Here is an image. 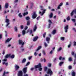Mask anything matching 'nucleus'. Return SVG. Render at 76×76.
I'll return each mask as SVG.
<instances>
[{"label": "nucleus", "instance_id": "45", "mask_svg": "<svg viewBox=\"0 0 76 76\" xmlns=\"http://www.w3.org/2000/svg\"><path fill=\"white\" fill-rule=\"evenodd\" d=\"M44 45H45V47H47V46H48V45H47V44L46 43V42H45L44 43Z\"/></svg>", "mask_w": 76, "mask_h": 76}, {"label": "nucleus", "instance_id": "7", "mask_svg": "<svg viewBox=\"0 0 76 76\" xmlns=\"http://www.w3.org/2000/svg\"><path fill=\"white\" fill-rule=\"evenodd\" d=\"M47 73L48 74H50L51 76V75L53 74V71L51 69H48V71L47 72Z\"/></svg>", "mask_w": 76, "mask_h": 76}, {"label": "nucleus", "instance_id": "50", "mask_svg": "<svg viewBox=\"0 0 76 76\" xmlns=\"http://www.w3.org/2000/svg\"><path fill=\"white\" fill-rule=\"evenodd\" d=\"M73 30L75 32H76V30L75 28H72Z\"/></svg>", "mask_w": 76, "mask_h": 76}, {"label": "nucleus", "instance_id": "52", "mask_svg": "<svg viewBox=\"0 0 76 76\" xmlns=\"http://www.w3.org/2000/svg\"><path fill=\"white\" fill-rule=\"evenodd\" d=\"M53 52V50H51L49 53L50 54H52Z\"/></svg>", "mask_w": 76, "mask_h": 76}, {"label": "nucleus", "instance_id": "6", "mask_svg": "<svg viewBox=\"0 0 76 76\" xmlns=\"http://www.w3.org/2000/svg\"><path fill=\"white\" fill-rule=\"evenodd\" d=\"M18 76H23L22 71L20 70L18 71Z\"/></svg>", "mask_w": 76, "mask_h": 76}, {"label": "nucleus", "instance_id": "11", "mask_svg": "<svg viewBox=\"0 0 76 76\" xmlns=\"http://www.w3.org/2000/svg\"><path fill=\"white\" fill-rule=\"evenodd\" d=\"M48 22L49 23L48 24V28H50V26H51V24L52 23V22H51V21L50 20H49L48 21Z\"/></svg>", "mask_w": 76, "mask_h": 76}, {"label": "nucleus", "instance_id": "54", "mask_svg": "<svg viewBox=\"0 0 76 76\" xmlns=\"http://www.w3.org/2000/svg\"><path fill=\"white\" fill-rule=\"evenodd\" d=\"M3 61H4V62H5V61H7V59L6 58L4 59V60H3Z\"/></svg>", "mask_w": 76, "mask_h": 76}, {"label": "nucleus", "instance_id": "61", "mask_svg": "<svg viewBox=\"0 0 76 76\" xmlns=\"http://www.w3.org/2000/svg\"><path fill=\"white\" fill-rule=\"evenodd\" d=\"M18 1V0H15L14 1L15 3H17Z\"/></svg>", "mask_w": 76, "mask_h": 76}, {"label": "nucleus", "instance_id": "15", "mask_svg": "<svg viewBox=\"0 0 76 76\" xmlns=\"http://www.w3.org/2000/svg\"><path fill=\"white\" fill-rule=\"evenodd\" d=\"M26 34V30H24L22 31V35L23 36H25V35Z\"/></svg>", "mask_w": 76, "mask_h": 76}, {"label": "nucleus", "instance_id": "12", "mask_svg": "<svg viewBox=\"0 0 76 76\" xmlns=\"http://www.w3.org/2000/svg\"><path fill=\"white\" fill-rule=\"evenodd\" d=\"M37 25H35L33 27V31L34 32H35L37 30Z\"/></svg>", "mask_w": 76, "mask_h": 76}, {"label": "nucleus", "instance_id": "56", "mask_svg": "<svg viewBox=\"0 0 76 76\" xmlns=\"http://www.w3.org/2000/svg\"><path fill=\"white\" fill-rule=\"evenodd\" d=\"M20 27L21 29H22L23 28V26L22 25L20 26Z\"/></svg>", "mask_w": 76, "mask_h": 76}, {"label": "nucleus", "instance_id": "40", "mask_svg": "<svg viewBox=\"0 0 76 76\" xmlns=\"http://www.w3.org/2000/svg\"><path fill=\"white\" fill-rule=\"evenodd\" d=\"M33 5L34 4H33V3H31V4L30 9H32V7H33Z\"/></svg>", "mask_w": 76, "mask_h": 76}, {"label": "nucleus", "instance_id": "22", "mask_svg": "<svg viewBox=\"0 0 76 76\" xmlns=\"http://www.w3.org/2000/svg\"><path fill=\"white\" fill-rule=\"evenodd\" d=\"M71 75L72 76H76V73L73 71L72 72Z\"/></svg>", "mask_w": 76, "mask_h": 76}, {"label": "nucleus", "instance_id": "13", "mask_svg": "<svg viewBox=\"0 0 76 76\" xmlns=\"http://www.w3.org/2000/svg\"><path fill=\"white\" fill-rule=\"evenodd\" d=\"M12 38H10V39L8 38L6 40V41H5V44H6L7 42H9L11 39H12Z\"/></svg>", "mask_w": 76, "mask_h": 76}, {"label": "nucleus", "instance_id": "17", "mask_svg": "<svg viewBox=\"0 0 76 76\" xmlns=\"http://www.w3.org/2000/svg\"><path fill=\"white\" fill-rule=\"evenodd\" d=\"M46 41H47L48 43L50 42V38L48 37H47L46 38Z\"/></svg>", "mask_w": 76, "mask_h": 76}, {"label": "nucleus", "instance_id": "34", "mask_svg": "<svg viewBox=\"0 0 76 76\" xmlns=\"http://www.w3.org/2000/svg\"><path fill=\"white\" fill-rule=\"evenodd\" d=\"M28 12H25L23 14V16H25V15H28Z\"/></svg>", "mask_w": 76, "mask_h": 76}, {"label": "nucleus", "instance_id": "26", "mask_svg": "<svg viewBox=\"0 0 76 76\" xmlns=\"http://www.w3.org/2000/svg\"><path fill=\"white\" fill-rule=\"evenodd\" d=\"M62 50V48L60 47L57 49V51L58 52H59V51H61Z\"/></svg>", "mask_w": 76, "mask_h": 76}, {"label": "nucleus", "instance_id": "44", "mask_svg": "<svg viewBox=\"0 0 76 76\" xmlns=\"http://www.w3.org/2000/svg\"><path fill=\"white\" fill-rule=\"evenodd\" d=\"M5 36L6 37H7V31H5Z\"/></svg>", "mask_w": 76, "mask_h": 76}, {"label": "nucleus", "instance_id": "24", "mask_svg": "<svg viewBox=\"0 0 76 76\" xmlns=\"http://www.w3.org/2000/svg\"><path fill=\"white\" fill-rule=\"evenodd\" d=\"M41 48H42V46H39L38 48L36 50V51H38V50H40V49H41Z\"/></svg>", "mask_w": 76, "mask_h": 76}, {"label": "nucleus", "instance_id": "28", "mask_svg": "<svg viewBox=\"0 0 76 76\" xmlns=\"http://www.w3.org/2000/svg\"><path fill=\"white\" fill-rule=\"evenodd\" d=\"M26 59L25 58L23 59L22 61V63H24L26 62Z\"/></svg>", "mask_w": 76, "mask_h": 76}, {"label": "nucleus", "instance_id": "2", "mask_svg": "<svg viewBox=\"0 0 76 76\" xmlns=\"http://www.w3.org/2000/svg\"><path fill=\"white\" fill-rule=\"evenodd\" d=\"M35 69L38 68L39 70V71H41L42 70V68H41V64H39L38 65H36L35 66Z\"/></svg>", "mask_w": 76, "mask_h": 76}, {"label": "nucleus", "instance_id": "10", "mask_svg": "<svg viewBox=\"0 0 76 76\" xmlns=\"http://www.w3.org/2000/svg\"><path fill=\"white\" fill-rule=\"evenodd\" d=\"M16 70H18L20 69V67L17 64H15V66Z\"/></svg>", "mask_w": 76, "mask_h": 76}, {"label": "nucleus", "instance_id": "38", "mask_svg": "<svg viewBox=\"0 0 76 76\" xmlns=\"http://www.w3.org/2000/svg\"><path fill=\"white\" fill-rule=\"evenodd\" d=\"M75 52L72 51L71 52V55L72 56H74L75 55Z\"/></svg>", "mask_w": 76, "mask_h": 76}, {"label": "nucleus", "instance_id": "41", "mask_svg": "<svg viewBox=\"0 0 76 76\" xmlns=\"http://www.w3.org/2000/svg\"><path fill=\"white\" fill-rule=\"evenodd\" d=\"M61 39L62 41H64V37H61Z\"/></svg>", "mask_w": 76, "mask_h": 76}, {"label": "nucleus", "instance_id": "19", "mask_svg": "<svg viewBox=\"0 0 76 76\" xmlns=\"http://www.w3.org/2000/svg\"><path fill=\"white\" fill-rule=\"evenodd\" d=\"M2 64L3 65H4V64H5L6 66H8V65L9 64V63L8 62H4L2 63Z\"/></svg>", "mask_w": 76, "mask_h": 76}, {"label": "nucleus", "instance_id": "64", "mask_svg": "<svg viewBox=\"0 0 76 76\" xmlns=\"http://www.w3.org/2000/svg\"><path fill=\"white\" fill-rule=\"evenodd\" d=\"M28 76V74H25V75H24V76Z\"/></svg>", "mask_w": 76, "mask_h": 76}, {"label": "nucleus", "instance_id": "57", "mask_svg": "<svg viewBox=\"0 0 76 76\" xmlns=\"http://www.w3.org/2000/svg\"><path fill=\"white\" fill-rule=\"evenodd\" d=\"M47 69H48L47 67H45V69H44L45 71H46L47 70Z\"/></svg>", "mask_w": 76, "mask_h": 76}, {"label": "nucleus", "instance_id": "30", "mask_svg": "<svg viewBox=\"0 0 76 76\" xmlns=\"http://www.w3.org/2000/svg\"><path fill=\"white\" fill-rule=\"evenodd\" d=\"M26 20H30V18H29V17H26Z\"/></svg>", "mask_w": 76, "mask_h": 76}, {"label": "nucleus", "instance_id": "1", "mask_svg": "<svg viewBox=\"0 0 76 76\" xmlns=\"http://www.w3.org/2000/svg\"><path fill=\"white\" fill-rule=\"evenodd\" d=\"M18 43L20 45H21V46L20 47L21 49H22V48H23V45H24V44H25V43L24 42H23L22 40H18Z\"/></svg>", "mask_w": 76, "mask_h": 76}, {"label": "nucleus", "instance_id": "14", "mask_svg": "<svg viewBox=\"0 0 76 76\" xmlns=\"http://www.w3.org/2000/svg\"><path fill=\"white\" fill-rule=\"evenodd\" d=\"M28 32H29L31 34L32 33V30H30V29H29L26 31V33H28Z\"/></svg>", "mask_w": 76, "mask_h": 76}, {"label": "nucleus", "instance_id": "43", "mask_svg": "<svg viewBox=\"0 0 76 76\" xmlns=\"http://www.w3.org/2000/svg\"><path fill=\"white\" fill-rule=\"evenodd\" d=\"M72 22H76V19H72Z\"/></svg>", "mask_w": 76, "mask_h": 76}, {"label": "nucleus", "instance_id": "4", "mask_svg": "<svg viewBox=\"0 0 76 76\" xmlns=\"http://www.w3.org/2000/svg\"><path fill=\"white\" fill-rule=\"evenodd\" d=\"M5 22L7 24L6 25V27H7L10 24V20L8 19H6L5 20Z\"/></svg>", "mask_w": 76, "mask_h": 76}, {"label": "nucleus", "instance_id": "39", "mask_svg": "<svg viewBox=\"0 0 76 76\" xmlns=\"http://www.w3.org/2000/svg\"><path fill=\"white\" fill-rule=\"evenodd\" d=\"M68 60L69 61H72V58H69Z\"/></svg>", "mask_w": 76, "mask_h": 76}, {"label": "nucleus", "instance_id": "49", "mask_svg": "<svg viewBox=\"0 0 76 76\" xmlns=\"http://www.w3.org/2000/svg\"><path fill=\"white\" fill-rule=\"evenodd\" d=\"M42 53L43 54V55H44L45 56V54H46V53H45V51H43V52H42Z\"/></svg>", "mask_w": 76, "mask_h": 76}, {"label": "nucleus", "instance_id": "5", "mask_svg": "<svg viewBox=\"0 0 76 76\" xmlns=\"http://www.w3.org/2000/svg\"><path fill=\"white\" fill-rule=\"evenodd\" d=\"M69 29V26L66 25L64 27V32L66 33H67L68 32V29Z\"/></svg>", "mask_w": 76, "mask_h": 76}, {"label": "nucleus", "instance_id": "46", "mask_svg": "<svg viewBox=\"0 0 76 76\" xmlns=\"http://www.w3.org/2000/svg\"><path fill=\"white\" fill-rule=\"evenodd\" d=\"M30 64V62H28L27 64L26 65V66H28V65H29Z\"/></svg>", "mask_w": 76, "mask_h": 76}, {"label": "nucleus", "instance_id": "8", "mask_svg": "<svg viewBox=\"0 0 76 76\" xmlns=\"http://www.w3.org/2000/svg\"><path fill=\"white\" fill-rule=\"evenodd\" d=\"M40 7L41 8L40 10H43L42 11V12L41 15V16H42V15H44V14L45 13V11H46V10H44V9L42 8V7Z\"/></svg>", "mask_w": 76, "mask_h": 76}, {"label": "nucleus", "instance_id": "20", "mask_svg": "<svg viewBox=\"0 0 76 76\" xmlns=\"http://www.w3.org/2000/svg\"><path fill=\"white\" fill-rule=\"evenodd\" d=\"M58 59L60 60H65V58L64 57H62L61 56L59 57Z\"/></svg>", "mask_w": 76, "mask_h": 76}, {"label": "nucleus", "instance_id": "29", "mask_svg": "<svg viewBox=\"0 0 76 76\" xmlns=\"http://www.w3.org/2000/svg\"><path fill=\"white\" fill-rule=\"evenodd\" d=\"M18 16L19 17V18H22V15H21V13H19L18 14Z\"/></svg>", "mask_w": 76, "mask_h": 76}, {"label": "nucleus", "instance_id": "27", "mask_svg": "<svg viewBox=\"0 0 76 76\" xmlns=\"http://www.w3.org/2000/svg\"><path fill=\"white\" fill-rule=\"evenodd\" d=\"M14 30L16 32H18V28L16 27V26H15L14 28Z\"/></svg>", "mask_w": 76, "mask_h": 76}, {"label": "nucleus", "instance_id": "60", "mask_svg": "<svg viewBox=\"0 0 76 76\" xmlns=\"http://www.w3.org/2000/svg\"><path fill=\"white\" fill-rule=\"evenodd\" d=\"M68 68L69 69H72V66H70L68 67Z\"/></svg>", "mask_w": 76, "mask_h": 76}, {"label": "nucleus", "instance_id": "18", "mask_svg": "<svg viewBox=\"0 0 76 76\" xmlns=\"http://www.w3.org/2000/svg\"><path fill=\"white\" fill-rule=\"evenodd\" d=\"M27 69V67L24 68L23 69V71L24 73H26V70Z\"/></svg>", "mask_w": 76, "mask_h": 76}, {"label": "nucleus", "instance_id": "35", "mask_svg": "<svg viewBox=\"0 0 76 76\" xmlns=\"http://www.w3.org/2000/svg\"><path fill=\"white\" fill-rule=\"evenodd\" d=\"M32 58V56H29L28 57V59L29 60H30Z\"/></svg>", "mask_w": 76, "mask_h": 76}, {"label": "nucleus", "instance_id": "55", "mask_svg": "<svg viewBox=\"0 0 76 76\" xmlns=\"http://www.w3.org/2000/svg\"><path fill=\"white\" fill-rule=\"evenodd\" d=\"M62 5H63V3H60V4L59 5V6H60V7L62 6Z\"/></svg>", "mask_w": 76, "mask_h": 76}, {"label": "nucleus", "instance_id": "53", "mask_svg": "<svg viewBox=\"0 0 76 76\" xmlns=\"http://www.w3.org/2000/svg\"><path fill=\"white\" fill-rule=\"evenodd\" d=\"M70 47H71V44L69 45H68V48H70Z\"/></svg>", "mask_w": 76, "mask_h": 76}, {"label": "nucleus", "instance_id": "59", "mask_svg": "<svg viewBox=\"0 0 76 76\" xmlns=\"http://www.w3.org/2000/svg\"><path fill=\"white\" fill-rule=\"evenodd\" d=\"M34 68H31L30 69V70L32 71L33 70H34Z\"/></svg>", "mask_w": 76, "mask_h": 76}, {"label": "nucleus", "instance_id": "47", "mask_svg": "<svg viewBox=\"0 0 76 76\" xmlns=\"http://www.w3.org/2000/svg\"><path fill=\"white\" fill-rule=\"evenodd\" d=\"M48 67H50L51 66V64H48Z\"/></svg>", "mask_w": 76, "mask_h": 76}, {"label": "nucleus", "instance_id": "9", "mask_svg": "<svg viewBox=\"0 0 76 76\" xmlns=\"http://www.w3.org/2000/svg\"><path fill=\"white\" fill-rule=\"evenodd\" d=\"M74 13L76 15V9L73 10L70 13L71 16H72Z\"/></svg>", "mask_w": 76, "mask_h": 76}, {"label": "nucleus", "instance_id": "16", "mask_svg": "<svg viewBox=\"0 0 76 76\" xmlns=\"http://www.w3.org/2000/svg\"><path fill=\"white\" fill-rule=\"evenodd\" d=\"M38 36H36L34 38L33 41H36L38 39Z\"/></svg>", "mask_w": 76, "mask_h": 76}, {"label": "nucleus", "instance_id": "32", "mask_svg": "<svg viewBox=\"0 0 76 76\" xmlns=\"http://www.w3.org/2000/svg\"><path fill=\"white\" fill-rule=\"evenodd\" d=\"M63 63H64L63 62H60L59 64V66H61L62 64H63Z\"/></svg>", "mask_w": 76, "mask_h": 76}, {"label": "nucleus", "instance_id": "58", "mask_svg": "<svg viewBox=\"0 0 76 76\" xmlns=\"http://www.w3.org/2000/svg\"><path fill=\"white\" fill-rule=\"evenodd\" d=\"M76 45V42H74V46H75Z\"/></svg>", "mask_w": 76, "mask_h": 76}, {"label": "nucleus", "instance_id": "33", "mask_svg": "<svg viewBox=\"0 0 76 76\" xmlns=\"http://www.w3.org/2000/svg\"><path fill=\"white\" fill-rule=\"evenodd\" d=\"M27 25H30V21H28L27 23Z\"/></svg>", "mask_w": 76, "mask_h": 76}, {"label": "nucleus", "instance_id": "62", "mask_svg": "<svg viewBox=\"0 0 76 76\" xmlns=\"http://www.w3.org/2000/svg\"><path fill=\"white\" fill-rule=\"evenodd\" d=\"M43 61H44V63H45V62H46V60L44 58Z\"/></svg>", "mask_w": 76, "mask_h": 76}, {"label": "nucleus", "instance_id": "37", "mask_svg": "<svg viewBox=\"0 0 76 76\" xmlns=\"http://www.w3.org/2000/svg\"><path fill=\"white\" fill-rule=\"evenodd\" d=\"M11 58H15V55H11Z\"/></svg>", "mask_w": 76, "mask_h": 76}, {"label": "nucleus", "instance_id": "3", "mask_svg": "<svg viewBox=\"0 0 76 76\" xmlns=\"http://www.w3.org/2000/svg\"><path fill=\"white\" fill-rule=\"evenodd\" d=\"M32 18L33 19H35L37 17V15L36 14V12H34L33 14V15L31 16Z\"/></svg>", "mask_w": 76, "mask_h": 76}, {"label": "nucleus", "instance_id": "23", "mask_svg": "<svg viewBox=\"0 0 76 76\" xmlns=\"http://www.w3.org/2000/svg\"><path fill=\"white\" fill-rule=\"evenodd\" d=\"M8 6L9 4H8V3H6L5 5V8H8Z\"/></svg>", "mask_w": 76, "mask_h": 76}, {"label": "nucleus", "instance_id": "25", "mask_svg": "<svg viewBox=\"0 0 76 76\" xmlns=\"http://www.w3.org/2000/svg\"><path fill=\"white\" fill-rule=\"evenodd\" d=\"M56 33V30H54L52 32V34L53 35H55Z\"/></svg>", "mask_w": 76, "mask_h": 76}, {"label": "nucleus", "instance_id": "51", "mask_svg": "<svg viewBox=\"0 0 76 76\" xmlns=\"http://www.w3.org/2000/svg\"><path fill=\"white\" fill-rule=\"evenodd\" d=\"M57 60V58H55L54 60H53V61L54 62H56V61Z\"/></svg>", "mask_w": 76, "mask_h": 76}, {"label": "nucleus", "instance_id": "42", "mask_svg": "<svg viewBox=\"0 0 76 76\" xmlns=\"http://www.w3.org/2000/svg\"><path fill=\"white\" fill-rule=\"evenodd\" d=\"M34 54L35 56H37V55H38V53H37V52H34Z\"/></svg>", "mask_w": 76, "mask_h": 76}, {"label": "nucleus", "instance_id": "31", "mask_svg": "<svg viewBox=\"0 0 76 76\" xmlns=\"http://www.w3.org/2000/svg\"><path fill=\"white\" fill-rule=\"evenodd\" d=\"M53 13H51L49 15V17L50 18H51L53 17Z\"/></svg>", "mask_w": 76, "mask_h": 76}, {"label": "nucleus", "instance_id": "21", "mask_svg": "<svg viewBox=\"0 0 76 76\" xmlns=\"http://www.w3.org/2000/svg\"><path fill=\"white\" fill-rule=\"evenodd\" d=\"M10 56V54H7L5 56V58H9V57Z\"/></svg>", "mask_w": 76, "mask_h": 76}, {"label": "nucleus", "instance_id": "63", "mask_svg": "<svg viewBox=\"0 0 76 76\" xmlns=\"http://www.w3.org/2000/svg\"><path fill=\"white\" fill-rule=\"evenodd\" d=\"M73 64H76V60H74Z\"/></svg>", "mask_w": 76, "mask_h": 76}, {"label": "nucleus", "instance_id": "36", "mask_svg": "<svg viewBox=\"0 0 76 76\" xmlns=\"http://www.w3.org/2000/svg\"><path fill=\"white\" fill-rule=\"evenodd\" d=\"M66 20L68 21L70 20V17L69 16H68V17L66 18Z\"/></svg>", "mask_w": 76, "mask_h": 76}, {"label": "nucleus", "instance_id": "48", "mask_svg": "<svg viewBox=\"0 0 76 76\" xmlns=\"http://www.w3.org/2000/svg\"><path fill=\"white\" fill-rule=\"evenodd\" d=\"M46 35V33H44L43 35V37L44 38H45V36Z\"/></svg>", "mask_w": 76, "mask_h": 76}]
</instances>
